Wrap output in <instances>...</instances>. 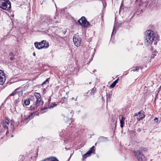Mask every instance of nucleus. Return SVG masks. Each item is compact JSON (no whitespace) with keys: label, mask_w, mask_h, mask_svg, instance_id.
Instances as JSON below:
<instances>
[{"label":"nucleus","mask_w":161,"mask_h":161,"mask_svg":"<svg viewBox=\"0 0 161 161\" xmlns=\"http://www.w3.org/2000/svg\"><path fill=\"white\" fill-rule=\"evenodd\" d=\"M78 22L81 25L85 27H88L90 26L89 23L86 20L85 17L82 16L78 20Z\"/></svg>","instance_id":"nucleus-5"},{"label":"nucleus","mask_w":161,"mask_h":161,"mask_svg":"<svg viewBox=\"0 0 161 161\" xmlns=\"http://www.w3.org/2000/svg\"><path fill=\"white\" fill-rule=\"evenodd\" d=\"M95 147V146H93L92 147H91L90 150L85 154H84L83 156V158H85L89 156L90 154L93 153L94 152H95V150L94 149V148Z\"/></svg>","instance_id":"nucleus-10"},{"label":"nucleus","mask_w":161,"mask_h":161,"mask_svg":"<svg viewBox=\"0 0 161 161\" xmlns=\"http://www.w3.org/2000/svg\"><path fill=\"white\" fill-rule=\"evenodd\" d=\"M77 97L76 98H75L74 97H72L71 98V100H74L75 101H77Z\"/></svg>","instance_id":"nucleus-27"},{"label":"nucleus","mask_w":161,"mask_h":161,"mask_svg":"<svg viewBox=\"0 0 161 161\" xmlns=\"http://www.w3.org/2000/svg\"><path fill=\"white\" fill-rule=\"evenodd\" d=\"M138 115V114L137 113H135V116H137Z\"/></svg>","instance_id":"nucleus-32"},{"label":"nucleus","mask_w":161,"mask_h":161,"mask_svg":"<svg viewBox=\"0 0 161 161\" xmlns=\"http://www.w3.org/2000/svg\"><path fill=\"white\" fill-rule=\"evenodd\" d=\"M57 105V104H55V103H52L51 104V105L50 106V108H53L54 107H55Z\"/></svg>","instance_id":"nucleus-24"},{"label":"nucleus","mask_w":161,"mask_h":161,"mask_svg":"<svg viewBox=\"0 0 161 161\" xmlns=\"http://www.w3.org/2000/svg\"><path fill=\"white\" fill-rule=\"evenodd\" d=\"M142 69V68H141L139 66L136 67V68L133 69H132L131 70V71H134V72L136 71H138L139 69Z\"/></svg>","instance_id":"nucleus-20"},{"label":"nucleus","mask_w":161,"mask_h":161,"mask_svg":"<svg viewBox=\"0 0 161 161\" xmlns=\"http://www.w3.org/2000/svg\"><path fill=\"white\" fill-rule=\"evenodd\" d=\"M9 55L10 56H13V53L12 52H10L9 53Z\"/></svg>","instance_id":"nucleus-28"},{"label":"nucleus","mask_w":161,"mask_h":161,"mask_svg":"<svg viewBox=\"0 0 161 161\" xmlns=\"http://www.w3.org/2000/svg\"><path fill=\"white\" fill-rule=\"evenodd\" d=\"M34 45L38 49L44 48V47L45 46V45H42V44H41V42H36L34 43Z\"/></svg>","instance_id":"nucleus-11"},{"label":"nucleus","mask_w":161,"mask_h":161,"mask_svg":"<svg viewBox=\"0 0 161 161\" xmlns=\"http://www.w3.org/2000/svg\"><path fill=\"white\" fill-rule=\"evenodd\" d=\"M64 119H67V117H64Z\"/></svg>","instance_id":"nucleus-36"},{"label":"nucleus","mask_w":161,"mask_h":161,"mask_svg":"<svg viewBox=\"0 0 161 161\" xmlns=\"http://www.w3.org/2000/svg\"><path fill=\"white\" fill-rule=\"evenodd\" d=\"M97 143H96L95 144V145L96 146V145H97Z\"/></svg>","instance_id":"nucleus-35"},{"label":"nucleus","mask_w":161,"mask_h":161,"mask_svg":"<svg viewBox=\"0 0 161 161\" xmlns=\"http://www.w3.org/2000/svg\"><path fill=\"white\" fill-rule=\"evenodd\" d=\"M12 125L9 119L8 118H5L4 119L0 125V128L2 129V131H4V130H7L9 126Z\"/></svg>","instance_id":"nucleus-3"},{"label":"nucleus","mask_w":161,"mask_h":161,"mask_svg":"<svg viewBox=\"0 0 161 161\" xmlns=\"http://www.w3.org/2000/svg\"><path fill=\"white\" fill-rule=\"evenodd\" d=\"M13 135H12V136H11V137H13Z\"/></svg>","instance_id":"nucleus-38"},{"label":"nucleus","mask_w":161,"mask_h":161,"mask_svg":"<svg viewBox=\"0 0 161 161\" xmlns=\"http://www.w3.org/2000/svg\"><path fill=\"white\" fill-rule=\"evenodd\" d=\"M105 138L104 137L102 136L99 137L97 140V142L99 143L101 142H102L105 140Z\"/></svg>","instance_id":"nucleus-18"},{"label":"nucleus","mask_w":161,"mask_h":161,"mask_svg":"<svg viewBox=\"0 0 161 161\" xmlns=\"http://www.w3.org/2000/svg\"><path fill=\"white\" fill-rule=\"evenodd\" d=\"M103 5L104 6V2L103 1Z\"/></svg>","instance_id":"nucleus-37"},{"label":"nucleus","mask_w":161,"mask_h":161,"mask_svg":"<svg viewBox=\"0 0 161 161\" xmlns=\"http://www.w3.org/2000/svg\"><path fill=\"white\" fill-rule=\"evenodd\" d=\"M42 161H59L55 157H51L45 159Z\"/></svg>","instance_id":"nucleus-12"},{"label":"nucleus","mask_w":161,"mask_h":161,"mask_svg":"<svg viewBox=\"0 0 161 161\" xmlns=\"http://www.w3.org/2000/svg\"><path fill=\"white\" fill-rule=\"evenodd\" d=\"M16 90H15L14 92H13L12 93L10 94L9 95L10 96H14L16 93L17 92L16 91Z\"/></svg>","instance_id":"nucleus-23"},{"label":"nucleus","mask_w":161,"mask_h":161,"mask_svg":"<svg viewBox=\"0 0 161 161\" xmlns=\"http://www.w3.org/2000/svg\"><path fill=\"white\" fill-rule=\"evenodd\" d=\"M154 121L156 123H157L158 121V119L157 118H155L154 119Z\"/></svg>","instance_id":"nucleus-26"},{"label":"nucleus","mask_w":161,"mask_h":161,"mask_svg":"<svg viewBox=\"0 0 161 161\" xmlns=\"http://www.w3.org/2000/svg\"><path fill=\"white\" fill-rule=\"evenodd\" d=\"M42 45H45L44 48H47L49 46V45L48 42H47L45 40H43L41 42Z\"/></svg>","instance_id":"nucleus-15"},{"label":"nucleus","mask_w":161,"mask_h":161,"mask_svg":"<svg viewBox=\"0 0 161 161\" xmlns=\"http://www.w3.org/2000/svg\"><path fill=\"white\" fill-rule=\"evenodd\" d=\"M66 31H64V34H65V33H66Z\"/></svg>","instance_id":"nucleus-33"},{"label":"nucleus","mask_w":161,"mask_h":161,"mask_svg":"<svg viewBox=\"0 0 161 161\" xmlns=\"http://www.w3.org/2000/svg\"><path fill=\"white\" fill-rule=\"evenodd\" d=\"M33 55H34V56H35V55H36V54H35V53H33Z\"/></svg>","instance_id":"nucleus-34"},{"label":"nucleus","mask_w":161,"mask_h":161,"mask_svg":"<svg viewBox=\"0 0 161 161\" xmlns=\"http://www.w3.org/2000/svg\"><path fill=\"white\" fill-rule=\"evenodd\" d=\"M142 111H139L138 112V114H141Z\"/></svg>","instance_id":"nucleus-31"},{"label":"nucleus","mask_w":161,"mask_h":161,"mask_svg":"<svg viewBox=\"0 0 161 161\" xmlns=\"http://www.w3.org/2000/svg\"><path fill=\"white\" fill-rule=\"evenodd\" d=\"M73 41L75 45L77 47L80 46L81 39L80 36L77 35L75 34L73 37Z\"/></svg>","instance_id":"nucleus-7"},{"label":"nucleus","mask_w":161,"mask_h":161,"mask_svg":"<svg viewBox=\"0 0 161 161\" xmlns=\"http://www.w3.org/2000/svg\"><path fill=\"white\" fill-rule=\"evenodd\" d=\"M55 16L52 17L50 16H47L45 17L44 22L47 24V25L51 24H53L54 23V19H56Z\"/></svg>","instance_id":"nucleus-8"},{"label":"nucleus","mask_w":161,"mask_h":161,"mask_svg":"<svg viewBox=\"0 0 161 161\" xmlns=\"http://www.w3.org/2000/svg\"><path fill=\"white\" fill-rule=\"evenodd\" d=\"M49 79V78H47L46 80L44 82H43L42 84V86H44V85L46 84V83H49V81H48V80Z\"/></svg>","instance_id":"nucleus-22"},{"label":"nucleus","mask_w":161,"mask_h":161,"mask_svg":"<svg viewBox=\"0 0 161 161\" xmlns=\"http://www.w3.org/2000/svg\"><path fill=\"white\" fill-rule=\"evenodd\" d=\"M95 90H96V88L94 87L93 88H92V90L91 91V94H93V93H94L95 92Z\"/></svg>","instance_id":"nucleus-25"},{"label":"nucleus","mask_w":161,"mask_h":161,"mask_svg":"<svg viewBox=\"0 0 161 161\" xmlns=\"http://www.w3.org/2000/svg\"><path fill=\"white\" fill-rule=\"evenodd\" d=\"M14 57H11L10 58V59L11 60H13V59H14Z\"/></svg>","instance_id":"nucleus-29"},{"label":"nucleus","mask_w":161,"mask_h":161,"mask_svg":"<svg viewBox=\"0 0 161 161\" xmlns=\"http://www.w3.org/2000/svg\"><path fill=\"white\" fill-rule=\"evenodd\" d=\"M125 119V118L123 116H122V119L120 120V127L122 129L123 127L125 124L124 121Z\"/></svg>","instance_id":"nucleus-14"},{"label":"nucleus","mask_w":161,"mask_h":161,"mask_svg":"<svg viewBox=\"0 0 161 161\" xmlns=\"http://www.w3.org/2000/svg\"><path fill=\"white\" fill-rule=\"evenodd\" d=\"M30 103V101L29 99H27L24 101V104L26 106L28 105Z\"/></svg>","instance_id":"nucleus-19"},{"label":"nucleus","mask_w":161,"mask_h":161,"mask_svg":"<svg viewBox=\"0 0 161 161\" xmlns=\"http://www.w3.org/2000/svg\"><path fill=\"white\" fill-rule=\"evenodd\" d=\"M33 118V114H31L28 115V117H26L25 118L24 121L26 123H27L29 120L32 119Z\"/></svg>","instance_id":"nucleus-13"},{"label":"nucleus","mask_w":161,"mask_h":161,"mask_svg":"<svg viewBox=\"0 0 161 161\" xmlns=\"http://www.w3.org/2000/svg\"><path fill=\"white\" fill-rule=\"evenodd\" d=\"M154 38V33L153 31L148 30L145 33L144 40L145 44L146 45H149L153 42Z\"/></svg>","instance_id":"nucleus-1"},{"label":"nucleus","mask_w":161,"mask_h":161,"mask_svg":"<svg viewBox=\"0 0 161 161\" xmlns=\"http://www.w3.org/2000/svg\"><path fill=\"white\" fill-rule=\"evenodd\" d=\"M119 80V79L118 78L114 81V82L110 85V87L111 88H114L115 86L117 83L118 82Z\"/></svg>","instance_id":"nucleus-17"},{"label":"nucleus","mask_w":161,"mask_h":161,"mask_svg":"<svg viewBox=\"0 0 161 161\" xmlns=\"http://www.w3.org/2000/svg\"><path fill=\"white\" fill-rule=\"evenodd\" d=\"M47 109V107H44L42 109V110H44V109Z\"/></svg>","instance_id":"nucleus-30"},{"label":"nucleus","mask_w":161,"mask_h":161,"mask_svg":"<svg viewBox=\"0 0 161 161\" xmlns=\"http://www.w3.org/2000/svg\"><path fill=\"white\" fill-rule=\"evenodd\" d=\"M134 153L139 161H145V157L140 151L138 150L135 151Z\"/></svg>","instance_id":"nucleus-6"},{"label":"nucleus","mask_w":161,"mask_h":161,"mask_svg":"<svg viewBox=\"0 0 161 161\" xmlns=\"http://www.w3.org/2000/svg\"><path fill=\"white\" fill-rule=\"evenodd\" d=\"M145 115L144 114H141L139 116V118L137 119V120L140 121L145 117Z\"/></svg>","instance_id":"nucleus-21"},{"label":"nucleus","mask_w":161,"mask_h":161,"mask_svg":"<svg viewBox=\"0 0 161 161\" xmlns=\"http://www.w3.org/2000/svg\"><path fill=\"white\" fill-rule=\"evenodd\" d=\"M11 7L10 2L8 0H0V8L2 9L8 10Z\"/></svg>","instance_id":"nucleus-4"},{"label":"nucleus","mask_w":161,"mask_h":161,"mask_svg":"<svg viewBox=\"0 0 161 161\" xmlns=\"http://www.w3.org/2000/svg\"><path fill=\"white\" fill-rule=\"evenodd\" d=\"M6 79L5 74L2 70H0V85H3Z\"/></svg>","instance_id":"nucleus-9"},{"label":"nucleus","mask_w":161,"mask_h":161,"mask_svg":"<svg viewBox=\"0 0 161 161\" xmlns=\"http://www.w3.org/2000/svg\"><path fill=\"white\" fill-rule=\"evenodd\" d=\"M118 29L117 25L116 24H114V29L112 33V35H113L114 34L116 33V31Z\"/></svg>","instance_id":"nucleus-16"},{"label":"nucleus","mask_w":161,"mask_h":161,"mask_svg":"<svg viewBox=\"0 0 161 161\" xmlns=\"http://www.w3.org/2000/svg\"><path fill=\"white\" fill-rule=\"evenodd\" d=\"M34 96H31L30 99L31 101H33L34 104L35 106V108H37L38 106L42 105L43 102L42 100V97L40 94L38 92H35L34 94Z\"/></svg>","instance_id":"nucleus-2"}]
</instances>
